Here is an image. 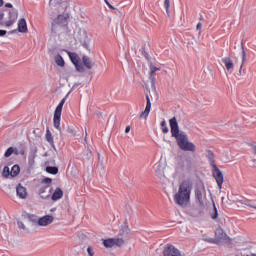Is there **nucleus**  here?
Here are the masks:
<instances>
[{"label": "nucleus", "instance_id": "nucleus-1", "mask_svg": "<svg viewBox=\"0 0 256 256\" xmlns=\"http://www.w3.org/2000/svg\"><path fill=\"white\" fill-rule=\"evenodd\" d=\"M170 131L172 137H175L178 147L181 151H191L195 153L196 146L193 142L189 141V137L185 132H180L179 130V122H177V117H172L169 120Z\"/></svg>", "mask_w": 256, "mask_h": 256}, {"label": "nucleus", "instance_id": "nucleus-2", "mask_svg": "<svg viewBox=\"0 0 256 256\" xmlns=\"http://www.w3.org/2000/svg\"><path fill=\"white\" fill-rule=\"evenodd\" d=\"M191 191H193V182L190 179L183 180L174 195V203L180 207L187 205L191 201Z\"/></svg>", "mask_w": 256, "mask_h": 256}, {"label": "nucleus", "instance_id": "nucleus-3", "mask_svg": "<svg viewBox=\"0 0 256 256\" xmlns=\"http://www.w3.org/2000/svg\"><path fill=\"white\" fill-rule=\"evenodd\" d=\"M203 241H205L206 243H213L214 245H219V243H227V241H231V238L227 236V233H225V230H223V228H217L215 230V238L203 236Z\"/></svg>", "mask_w": 256, "mask_h": 256}, {"label": "nucleus", "instance_id": "nucleus-4", "mask_svg": "<svg viewBox=\"0 0 256 256\" xmlns=\"http://www.w3.org/2000/svg\"><path fill=\"white\" fill-rule=\"evenodd\" d=\"M65 101H67V98H63L58 106L55 109L54 112V127L57 129V131H60L61 133V113L63 112V105H65Z\"/></svg>", "mask_w": 256, "mask_h": 256}, {"label": "nucleus", "instance_id": "nucleus-5", "mask_svg": "<svg viewBox=\"0 0 256 256\" xmlns=\"http://www.w3.org/2000/svg\"><path fill=\"white\" fill-rule=\"evenodd\" d=\"M177 170L191 173V171H193V158L191 156H187L185 159L178 161Z\"/></svg>", "mask_w": 256, "mask_h": 256}, {"label": "nucleus", "instance_id": "nucleus-6", "mask_svg": "<svg viewBox=\"0 0 256 256\" xmlns=\"http://www.w3.org/2000/svg\"><path fill=\"white\" fill-rule=\"evenodd\" d=\"M103 245L106 249H111L112 247H123V245H125V240H123V238L103 239Z\"/></svg>", "mask_w": 256, "mask_h": 256}, {"label": "nucleus", "instance_id": "nucleus-7", "mask_svg": "<svg viewBox=\"0 0 256 256\" xmlns=\"http://www.w3.org/2000/svg\"><path fill=\"white\" fill-rule=\"evenodd\" d=\"M212 175L218 185V188L221 189L223 187V183L225 182V177L217 165L212 166Z\"/></svg>", "mask_w": 256, "mask_h": 256}, {"label": "nucleus", "instance_id": "nucleus-8", "mask_svg": "<svg viewBox=\"0 0 256 256\" xmlns=\"http://www.w3.org/2000/svg\"><path fill=\"white\" fill-rule=\"evenodd\" d=\"M67 55L70 59V61L73 63V65L76 67L77 71H83V64L81 63V58L78 56L75 52H69L67 51Z\"/></svg>", "mask_w": 256, "mask_h": 256}, {"label": "nucleus", "instance_id": "nucleus-9", "mask_svg": "<svg viewBox=\"0 0 256 256\" xmlns=\"http://www.w3.org/2000/svg\"><path fill=\"white\" fill-rule=\"evenodd\" d=\"M205 211V204H197L188 210L190 217H201Z\"/></svg>", "mask_w": 256, "mask_h": 256}, {"label": "nucleus", "instance_id": "nucleus-10", "mask_svg": "<svg viewBox=\"0 0 256 256\" xmlns=\"http://www.w3.org/2000/svg\"><path fill=\"white\" fill-rule=\"evenodd\" d=\"M67 27V18L63 15H58L54 23L52 24V31H57V29H61Z\"/></svg>", "mask_w": 256, "mask_h": 256}, {"label": "nucleus", "instance_id": "nucleus-11", "mask_svg": "<svg viewBox=\"0 0 256 256\" xmlns=\"http://www.w3.org/2000/svg\"><path fill=\"white\" fill-rule=\"evenodd\" d=\"M163 256H181V251L173 244H167L164 247Z\"/></svg>", "mask_w": 256, "mask_h": 256}, {"label": "nucleus", "instance_id": "nucleus-12", "mask_svg": "<svg viewBox=\"0 0 256 256\" xmlns=\"http://www.w3.org/2000/svg\"><path fill=\"white\" fill-rule=\"evenodd\" d=\"M53 216L46 215L38 219V225L40 227H47V225H51L53 223Z\"/></svg>", "mask_w": 256, "mask_h": 256}, {"label": "nucleus", "instance_id": "nucleus-13", "mask_svg": "<svg viewBox=\"0 0 256 256\" xmlns=\"http://www.w3.org/2000/svg\"><path fill=\"white\" fill-rule=\"evenodd\" d=\"M47 189H49L48 185H43L39 188L38 193L42 199H49V197H51V192L53 191V188H50L48 193H47Z\"/></svg>", "mask_w": 256, "mask_h": 256}, {"label": "nucleus", "instance_id": "nucleus-14", "mask_svg": "<svg viewBox=\"0 0 256 256\" xmlns=\"http://www.w3.org/2000/svg\"><path fill=\"white\" fill-rule=\"evenodd\" d=\"M149 113H151V98L149 97V94L146 95V107L143 112H141L140 117H143L144 119H147L149 117Z\"/></svg>", "mask_w": 256, "mask_h": 256}, {"label": "nucleus", "instance_id": "nucleus-15", "mask_svg": "<svg viewBox=\"0 0 256 256\" xmlns=\"http://www.w3.org/2000/svg\"><path fill=\"white\" fill-rule=\"evenodd\" d=\"M16 193L19 199H25L27 197V188H25L23 185L18 184L16 187Z\"/></svg>", "mask_w": 256, "mask_h": 256}, {"label": "nucleus", "instance_id": "nucleus-16", "mask_svg": "<svg viewBox=\"0 0 256 256\" xmlns=\"http://www.w3.org/2000/svg\"><path fill=\"white\" fill-rule=\"evenodd\" d=\"M222 63H224L227 71H233V69L235 68V64L233 63L231 57L222 58Z\"/></svg>", "mask_w": 256, "mask_h": 256}, {"label": "nucleus", "instance_id": "nucleus-17", "mask_svg": "<svg viewBox=\"0 0 256 256\" xmlns=\"http://www.w3.org/2000/svg\"><path fill=\"white\" fill-rule=\"evenodd\" d=\"M18 31L19 33H27L29 31L27 28V20H25V18H21L18 21Z\"/></svg>", "mask_w": 256, "mask_h": 256}, {"label": "nucleus", "instance_id": "nucleus-18", "mask_svg": "<svg viewBox=\"0 0 256 256\" xmlns=\"http://www.w3.org/2000/svg\"><path fill=\"white\" fill-rule=\"evenodd\" d=\"M194 193H195L196 203L200 205H205V202H203V192L201 191V188L199 187L195 188Z\"/></svg>", "mask_w": 256, "mask_h": 256}, {"label": "nucleus", "instance_id": "nucleus-19", "mask_svg": "<svg viewBox=\"0 0 256 256\" xmlns=\"http://www.w3.org/2000/svg\"><path fill=\"white\" fill-rule=\"evenodd\" d=\"M241 49H242V64L239 69V75H241L243 71V66L247 62V52H245V45L243 44V40L241 41Z\"/></svg>", "mask_w": 256, "mask_h": 256}, {"label": "nucleus", "instance_id": "nucleus-20", "mask_svg": "<svg viewBox=\"0 0 256 256\" xmlns=\"http://www.w3.org/2000/svg\"><path fill=\"white\" fill-rule=\"evenodd\" d=\"M37 158V147L30 150L29 156H28V163L29 165H35V159Z\"/></svg>", "mask_w": 256, "mask_h": 256}, {"label": "nucleus", "instance_id": "nucleus-21", "mask_svg": "<svg viewBox=\"0 0 256 256\" xmlns=\"http://www.w3.org/2000/svg\"><path fill=\"white\" fill-rule=\"evenodd\" d=\"M63 198V190L61 188H56L54 193L51 196L52 201H59V199Z\"/></svg>", "mask_w": 256, "mask_h": 256}, {"label": "nucleus", "instance_id": "nucleus-22", "mask_svg": "<svg viewBox=\"0 0 256 256\" xmlns=\"http://www.w3.org/2000/svg\"><path fill=\"white\" fill-rule=\"evenodd\" d=\"M206 153H207L206 157L210 163V166L214 167V165H217V164H215V154L213 153V151L206 150Z\"/></svg>", "mask_w": 256, "mask_h": 256}, {"label": "nucleus", "instance_id": "nucleus-23", "mask_svg": "<svg viewBox=\"0 0 256 256\" xmlns=\"http://www.w3.org/2000/svg\"><path fill=\"white\" fill-rule=\"evenodd\" d=\"M210 217L213 221H217V219H219V210H217L215 202H213V210L210 212Z\"/></svg>", "mask_w": 256, "mask_h": 256}, {"label": "nucleus", "instance_id": "nucleus-24", "mask_svg": "<svg viewBox=\"0 0 256 256\" xmlns=\"http://www.w3.org/2000/svg\"><path fill=\"white\" fill-rule=\"evenodd\" d=\"M82 63L86 69H91L93 67V62L87 56L82 57Z\"/></svg>", "mask_w": 256, "mask_h": 256}, {"label": "nucleus", "instance_id": "nucleus-25", "mask_svg": "<svg viewBox=\"0 0 256 256\" xmlns=\"http://www.w3.org/2000/svg\"><path fill=\"white\" fill-rule=\"evenodd\" d=\"M54 61L58 67H65V60H63V57L60 54L55 56Z\"/></svg>", "mask_w": 256, "mask_h": 256}, {"label": "nucleus", "instance_id": "nucleus-26", "mask_svg": "<svg viewBox=\"0 0 256 256\" xmlns=\"http://www.w3.org/2000/svg\"><path fill=\"white\" fill-rule=\"evenodd\" d=\"M19 173H21V168L16 164L11 168L10 175L11 177H17Z\"/></svg>", "mask_w": 256, "mask_h": 256}, {"label": "nucleus", "instance_id": "nucleus-27", "mask_svg": "<svg viewBox=\"0 0 256 256\" xmlns=\"http://www.w3.org/2000/svg\"><path fill=\"white\" fill-rule=\"evenodd\" d=\"M46 141L50 144L53 145L55 143L53 139V134H51V130L49 128L46 129Z\"/></svg>", "mask_w": 256, "mask_h": 256}, {"label": "nucleus", "instance_id": "nucleus-28", "mask_svg": "<svg viewBox=\"0 0 256 256\" xmlns=\"http://www.w3.org/2000/svg\"><path fill=\"white\" fill-rule=\"evenodd\" d=\"M157 71H161V68H157L155 65H153V63H151L150 64L149 79H151L152 77H155V73H157Z\"/></svg>", "mask_w": 256, "mask_h": 256}, {"label": "nucleus", "instance_id": "nucleus-29", "mask_svg": "<svg viewBox=\"0 0 256 256\" xmlns=\"http://www.w3.org/2000/svg\"><path fill=\"white\" fill-rule=\"evenodd\" d=\"M47 173H50L51 175H57L59 173V168L55 166H47L46 167Z\"/></svg>", "mask_w": 256, "mask_h": 256}, {"label": "nucleus", "instance_id": "nucleus-30", "mask_svg": "<svg viewBox=\"0 0 256 256\" xmlns=\"http://www.w3.org/2000/svg\"><path fill=\"white\" fill-rule=\"evenodd\" d=\"M238 203H241V205H247V207H251L252 209H255L256 206H253L251 204V200L247 198H242L241 200H238Z\"/></svg>", "mask_w": 256, "mask_h": 256}, {"label": "nucleus", "instance_id": "nucleus-31", "mask_svg": "<svg viewBox=\"0 0 256 256\" xmlns=\"http://www.w3.org/2000/svg\"><path fill=\"white\" fill-rule=\"evenodd\" d=\"M160 127L162 130V133L164 134L169 133V127H167V122L165 120L161 121Z\"/></svg>", "mask_w": 256, "mask_h": 256}, {"label": "nucleus", "instance_id": "nucleus-32", "mask_svg": "<svg viewBox=\"0 0 256 256\" xmlns=\"http://www.w3.org/2000/svg\"><path fill=\"white\" fill-rule=\"evenodd\" d=\"M17 17H18V12L16 9H12L9 12V19H14L15 21H17Z\"/></svg>", "mask_w": 256, "mask_h": 256}, {"label": "nucleus", "instance_id": "nucleus-33", "mask_svg": "<svg viewBox=\"0 0 256 256\" xmlns=\"http://www.w3.org/2000/svg\"><path fill=\"white\" fill-rule=\"evenodd\" d=\"M12 153H15V148L9 147L4 153V157H11Z\"/></svg>", "mask_w": 256, "mask_h": 256}, {"label": "nucleus", "instance_id": "nucleus-34", "mask_svg": "<svg viewBox=\"0 0 256 256\" xmlns=\"http://www.w3.org/2000/svg\"><path fill=\"white\" fill-rule=\"evenodd\" d=\"M3 177H9V175H11V170L9 169L8 166H5L3 169Z\"/></svg>", "mask_w": 256, "mask_h": 256}, {"label": "nucleus", "instance_id": "nucleus-35", "mask_svg": "<svg viewBox=\"0 0 256 256\" xmlns=\"http://www.w3.org/2000/svg\"><path fill=\"white\" fill-rule=\"evenodd\" d=\"M170 3H171L170 0H165V1H164V7H165V9H166V13H167L168 17H169V15H170V12H169Z\"/></svg>", "mask_w": 256, "mask_h": 256}, {"label": "nucleus", "instance_id": "nucleus-36", "mask_svg": "<svg viewBox=\"0 0 256 256\" xmlns=\"http://www.w3.org/2000/svg\"><path fill=\"white\" fill-rule=\"evenodd\" d=\"M140 53H142L143 57H145V59H149V53H147V51L145 50V45L142 46V48L140 49Z\"/></svg>", "mask_w": 256, "mask_h": 256}, {"label": "nucleus", "instance_id": "nucleus-37", "mask_svg": "<svg viewBox=\"0 0 256 256\" xmlns=\"http://www.w3.org/2000/svg\"><path fill=\"white\" fill-rule=\"evenodd\" d=\"M149 79H150V83H151V88L153 89V91H157V87L155 86L156 78L152 76Z\"/></svg>", "mask_w": 256, "mask_h": 256}, {"label": "nucleus", "instance_id": "nucleus-38", "mask_svg": "<svg viewBox=\"0 0 256 256\" xmlns=\"http://www.w3.org/2000/svg\"><path fill=\"white\" fill-rule=\"evenodd\" d=\"M13 23H15V20L13 18H9V20L5 22V27H11Z\"/></svg>", "mask_w": 256, "mask_h": 256}, {"label": "nucleus", "instance_id": "nucleus-39", "mask_svg": "<svg viewBox=\"0 0 256 256\" xmlns=\"http://www.w3.org/2000/svg\"><path fill=\"white\" fill-rule=\"evenodd\" d=\"M67 133H70V135H75V128H73V126H68Z\"/></svg>", "mask_w": 256, "mask_h": 256}, {"label": "nucleus", "instance_id": "nucleus-40", "mask_svg": "<svg viewBox=\"0 0 256 256\" xmlns=\"http://www.w3.org/2000/svg\"><path fill=\"white\" fill-rule=\"evenodd\" d=\"M87 253L89 256H95V251H93V248L91 246L87 248Z\"/></svg>", "mask_w": 256, "mask_h": 256}, {"label": "nucleus", "instance_id": "nucleus-41", "mask_svg": "<svg viewBox=\"0 0 256 256\" xmlns=\"http://www.w3.org/2000/svg\"><path fill=\"white\" fill-rule=\"evenodd\" d=\"M203 27V24L201 22H198L197 26H196V31H199V35H201V29Z\"/></svg>", "mask_w": 256, "mask_h": 256}, {"label": "nucleus", "instance_id": "nucleus-42", "mask_svg": "<svg viewBox=\"0 0 256 256\" xmlns=\"http://www.w3.org/2000/svg\"><path fill=\"white\" fill-rule=\"evenodd\" d=\"M161 164L157 165V169H156V175H161Z\"/></svg>", "mask_w": 256, "mask_h": 256}, {"label": "nucleus", "instance_id": "nucleus-43", "mask_svg": "<svg viewBox=\"0 0 256 256\" xmlns=\"http://www.w3.org/2000/svg\"><path fill=\"white\" fill-rule=\"evenodd\" d=\"M5 18V14L0 12V25H3V19Z\"/></svg>", "mask_w": 256, "mask_h": 256}, {"label": "nucleus", "instance_id": "nucleus-44", "mask_svg": "<svg viewBox=\"0 0 256 256\" xmlns=\"http://www.w3.org/2000/svg\"><path fill=\"white\" fill-rule=\"evenodd\" d=\"M52 182L51 178H45L43 180V183H46L47 185H49Z\"/></svg>", "mask_w": 256, "mask_h": 256}, {"label": "nucleus", "instance_id": "nucleus-45", "mask_svg": "<svg viewBox=\"0 0 256 256\" xmlns=\"http://www.w3.org/2000/svg\"><path fill=\"white\" fill-rule=\"evenodd\" d=\"M5 35H7V31L0 30V37H5Z\"/></svg>", "mask_w": 256, "mask_h": 256}, {"label": "nucleus", "instance_id": "nucleus-46", "mask_svg": "<svg viewBox=\"0 0 256 256\" xmlns=\"http://www.w3.org/2000/svg\"><path fill=\"white\" fill-rule=\"evenodd\" d=\"M5 7H8L9 9H12L13 4H11V3H6V4H5Z\"/></svg>", "mask_w": 256, "mask_h": 256}, {"label": "nucleus", "instance_id": "nucleus-47", "mask_svg": "<svg viewBox=\"0 0 256 256\" xmlns=\"http://www.w3.org/2000/svg\"><path fill=\"white\" fill-rule=\"evenodd\" d=\"M125 133H129V126H126Z\"/></svg>", "mask_w": 256, "mask_h": 256}, {"label": "nucleus", "instance_id": "nucleus-48", "mask_svg": "<svg viewBox=\"0 0 256 256\" xmlns=\"http://www.w3.org/2000/svg\"><path fill=\"white\" fill-rule=\"evenodd\" d=\"M21 229H25V225L23 223L20 224Z\"/></svg>", "mask_w": 256, "mask_h": 256}, {"label": "nucleus", "instance_id": "nucleus-49", "mask_svg": "<svg viewBox=\"0 0 256 256\" xmlns=\"http://www.w3.org/2000/svg\"><path fill=\"white\" fill-rule=\"evenodd\" d=\"M108 7L110 8V9H113V6L108 2Z\"/></svg>", "mask_w": 256, "mask_h": 256}, {"label": "nucleus", "instance_id": "nucleus-50", "mask_svg": "<svg viewBox=\"0 0 256 256\" xmlns=\"http://www.w3.org/2000/svg\"><path fill=\"white\" fill-rule=\"evenodd\" d=\"M0 7H3V0H0Z\"/></svg>", "mask_w": 256, "mask_h": 256}, {"label": "nucleus", "instance_id": "nucleus-51", "mask_svg": "<svg viewBox=\"0 0 256 256\" xmlns=\"http://www.w3.org/2000/svg\"><path fill=\"white\" fill-rule=\"evenodd\" d=\"M104 2L106 3V5H109V1L108 0H104Z\"/></svg>", "mask_w": 256, "mask_h": 256}, {"label": "nucleus", "instance_id": "nucleus-52", "mask_svg": "<svg viewBox=\"0 0 256 256\" xmlns=\"http://www.w3.org/2000/svg\"><path fill=\"white\" fill-rule=\"evenodd\" d=\"M251 256H256V254H255V253H252Z\"/></svg>", "mask_w": 256, "mask_h": 256}, {"label": "nucleus", "instance_id": "nucleus-53", "mask_svg": "<svg viewBox=\"0 0 256 256\" xmlns=\"http://www.w3.org/2000/svg\"><path fill=\"white\" fill-rule=\"evenodd\" d=\"M200 19H203V15H200Z\"/></svg>", "mask_w": 256, "mask_h": 256}, {"label": "nucleus", "instance_id": "nucleus-54", "mask_svg": "<svg viewBox=\"0 0 256 256\" xmlns=\"http://www.w3.org/2000/svg\"><path fill=\"white\" fill-rule=\"evenodd\" d=\"M120 235H123V232H120Z\"/></svg>", "mask_w": 256, "mask_h": 256}, {"label": "nucleus", "instance_id": "nucleus-55", "mask_svg": "<svg viewBox=\"0 0 256 256\" xmlns=\"http://www.w3.org/2000/svg\"><path fill=\"white\" fill-rule=\"evenodd\" d=\"M242 256H249V255H242Z\"/></svg>", "mask_w": 256, "mask_h": 256}]
</instances>
